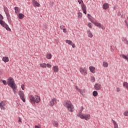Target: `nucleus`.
Returning <instances> with one entry per match:
<instances>
[{
	"instance_id": "obj_42",
	"label": "nucleus",
	"mask_w": 128,
	"mask_h": 128,
	"mask_svg": "<svg viewBox=\"0 0 128 128\" xmlns=\"http://www.w3.org/2000/svg\"><path fill=\"white\" fill-rule=\"evenodd\" d=\"M92 24L90 23H90H88V28H92Z\"/></svg>"
},
{
	"instance_id": "obj_31",
	"label": "nucleus",
	"mask_w": 128,
	"mask_h": 128,
	"mask_svg": "<svg viewBox=\"0 0 128 128\" xmlns=\"http://www.w3.org/2000/svg\"><path fill=\"white\" fill-rule=\"evenodd\" d=\"M98 94V92L94 90L92 92V96H97Z\"/></svg>"
},
{
	"instance_id": "obj_39",
	"label": "nucleus",
	"mask_w": 128,
	"mask_h": 128,
	"mask_svg": "<svg viewBox=\"0 0 128 128\" xmlns=\"http://www.w3.org/2000/svg\"><path fill=\"white\" fill-rule=\"evenodd\" d=\"M80 112H79L78 114H77V116H78V118H82V114H80Z\"/></svg>"
},
{
	"instance_id": "obj_48",
	"label": "nucleus",
	"mask_w": 128,
	"mask_h": 128,
	"mask_svg": "<svg viewBox=\"0 0 128 128\" xmlns=\"http://www.w3.org/2000/svg\"><path fill=\"white\" fill-rule=\"evenodd\" d=\"M18 122H22V119L20 118H19Z\"/></svg>"
},
{
	"instance_id": "obj_28",
	"label": "nucleus",
	"mask_w": 128,
	"mask_h": 128,
	"mask_svg": "<svg viewBox=\"0 0 128 128\" xmlns=\"http://www.w3.org/2000/svg\"><path fill=\"white\" fill-rule=\"evenodd\" d=\"M103 66H104V68H108V63L104 62H103Z\"/></svg>"
},
{
	"instance_id": "obj_5",
	"label": "nucleus",
	"mask_w": 128,
	"mask_h": 128,
	"mask_svg": "<svg viewBox=\"0 0 128 128\" xmlns=\"http://www.w3.org/2000/svg\"><path fill=\"white\" fill-rule=\"evenodd\" d=\"M82 120H88L90 118V114H82Z\"/></svg>"
},
{
	"instance_id": "obj_10",
	"label": "nucleus",
	"mask_w": 128,
	"mask_h": 128,
	"mask_svg": "<svg viewBox=\"0 0 128 128\" xmlns=\"http://www.w3.org/2000/svg\"><path fill=\"white\" fill-rule=\"evenodd\" d=\"M56 104V99L54 98L50 101V106H54V104Z\"/></svg>"
},
{
	"instance_id": "obj_43",
	"label": "nucleus",
	"mask_w": 128,
	"mask_h": 128,
	"mask_svg": "<svg viewBox=\"0 0 128 128\" xmlns=\"http://www.w3.org/2000/svg\"><path fill=\"white\" fill-rule=\"evenodd\" d=\"M71 46H72V48H74L76 47V46L74 45V44L72 42L71 44Z\"/></svg>"
},
{
	"instance_id": "obj_50",
	"label": "nucleus",
	"mask_w": 128,
	"mask_h": 128,
	"mask_svg": "<svg viewBox=\"0 0 128 128\" xmlns=\"http://www.w3.org/2000/svg\"><path fill=\"white\" fill-rule=\"evenodd\" d=\"M124 22L126 24H128V21H126V20H124Z\"/></svg>"
},
{
	"instance_id": "obj_3",
	"label": "nucleus",
	"mask_w": 128,
	"mask_h": 128,
	"mask_svg": "<svg viewBox=\"0 0 128 128\" xmlns=\"http://www.w3.org/2000/svg\"><path fill=\"white\" fill-rule=\"evenodd\" d=\"M87 16H88V18L89 20H90V22H91L94 24V26L99 28H102V30H104L106 28H104V26L102 25V24L100 23L96 22L94 21V20H92V19L90 18H92V16H90V14H88Z\"/></svg>"
},
{
	"instance_id": "obj_19",
	"label": "nucleus",
	"mask_w": 128,
	"mask_h": 128,
	"mask_svg": "<svg viewBox=\"0 0 128 128\" xmlns=\"http://www.w3.org/2000/svg\"><path fill=\"white\" fill-rule=\"evenodd\" d=\"M87 34H88V38H92V36H94L92 34V32H90V30H87Z\"/></svg>"
},
{
	"instance_id": "obj_2",
	"label": "nucleus",
	"mask_w": 128,
	"mask_h": 128,
	"mask_svg": "<svg viewBox=\"0 0 128 128\" xmlns=\"http://www.w3.org/2000/svg\"><path fill=\"white\" fill-rule=\"evenodd\" d=\"M62 104L64 106V108H66L70 112H72L74 110V105H72V102H70V101L65 100L64 101Z\"/></svg>"
},
{
	"instance_id": "obj_20",
	"label": "nucleus",
	"mask_w": 128,
	"mask_h": 128,
	"mask_svg": "<svg viewBox=\"0 0 128 128\" xmlns=\"http://www.w3.org/2000/svg\"><path fill=\"white\" fill-rule=\"evenodd\" d=\"M2 60H3L4 62H8V56L3 57Z\"/></svg>"
},
{
	"instance_id": "obj_4",
	"label": "nucleus",
	"mask_w": 128,
	"mask_h": 128,
	"mask_svg": "<svg viewBox=\"0 0 128 128\" xmlns=\"http://www.w3.org/2000/svg\"><path fill=\"white\" fill-rule=\"evenodd\" d=\"M4 18V16L0 14V24H1L2 26H3V28H4L6 30H10V28L8 27V25L4 22V21L2 20V19Z\"/></svg>"
},
{
	"instance_id": "obj_9",
	"label": "nucleus",
	"mask_w": 128,
	"mask_h": 128,
	"mask_svg": "<svg viewBox=\"0 0 128 128\" xmlns=\"http://www.w3.org/2000/svg\"><path fill=\"white\" fill-rule=\"evenodd\" d=\"M94 88L96 90H102V85L100 84H94Z\"/></svg>"
},
{
	"instance_id": "obj_54",
	"label": "nucleus",
	"mask_w": 128,
	"mask_h": 128,
	"mask_svg": "<svg viewBox=\"0 0 128 128\" xmlns=\"http://www.w3.org/2000/svg\"><path fill=\"white\" fill-rule=\"evenodd\" d=\"M0 72H1V74H2V72H1L0 70Z\"/></svg>"
},
{
	"instance_id": "obj_12",
	"label": "nucleus",
	"mask_w": 128,
	"mask_h": 128,
	"mask_svg": "<svg viewBox=\"0 0 128 128\" xmlns=\"http://www.w3.org/2000/svg\"><path fill=\"white\" fill-rule=\"evenodd\" d=\"M4 106H5L4 101H2L0 102V108L1 110H6V108H4Z\"/></svg>"
},
{
	"instance_id": "obj_38",
	"label": "nucleus",
	"mask_w": 128,
	"mask_h": 128,
	"mask_svg": "<svg viewBox=\"0 0 128 128\" xmlns=\"http://www.w3.org/2000/svg\"><path fill=\"white\" fill-rule=\"evenodd\" d=\"M2 83L4 86H6V80H2Z\"/></svg>"
},
{
	"instance_id": "obj_41",
	"label": "nucleus",
	"mask_w": 128,
	"mask_h": 128,
	"mask_svg": "<svg viewBox=\"0 0 128 128\" xmlns=\"http://www.w3.org/2000/svg\"><path fill=\"white\" fill-rule=\"evenodd\" d=\"M47 68H52V65L50 64H46Z\"/></svg>"
},
{
	"instance_id": "obj_8",
	"label": "nucleus",
	"mask_w": 128,
	"mask_h": 128,
	"mask_svg": "<svg viewBox=\"0 0 128 128\" xmlns=\"http://www.w3.org/2000/svg\"><path fill=\"white\" fill-rule=\"evenodd\" d=\"M82 6V10L84 12V14H86V6L84 4H81Z\"/></svg>"
},
{
	"instance_id": "obj_45",
	"label": "nucleus",
	"mask_w": 128,
	"mask_h": 128,
	"mask_svg": "<svg viewBox=\"0 0 128 128\" xmlns=\"http://www.w3.org/2000/svg\"><path fill=\"white\" fill-rule=\"evenodd\" d=\"M75 88L78 90H78H80V88H78V86H75Z\"/></svg>"
},
{
	"instance_id": "obj_35",
	"label": "nucleus",
	"mask_w": 128,
	"mask_h": 128,
	"mask_svg": "<svg viewBox=\"0 0 128 128\" xmlns=\"http://www.w3.org/2000/svg\"><path fill=\"white\" fill-rule=\"evenodd\" d=\"M78 92H79L80 94H82L84 93V90H80V89H78Z\"/></svg>"
},
{
	"instance_id": "obj_13",
	"label": "nucleus",
	"mask_w": 128,
	"mask_h": 128,
	"mask_svg": "<svg viewBox=\"0 0 128 128\" xmlns=\"http://www.w3.org/2000/svg\"><path fill=\"white\" fill-rule=\"evenodd\" d=\"M110 8V5L108 3H105L102 5L103 10H108Z\"/></svg>"
},
{
	"instance_id": "obj_26",
	"label": "nucleus",
	"mask_w": 128,
	"mask_h": 128,
	"mask_svg": "<svg viewBox=\"0 0 128 128\" xmlns=\"http://www.w3.org/2000/svg\"><path fill=\"white\" fill-rule=\"evenodd\" d=\"M4 12L6 14H9L10 13V12L8 11V8H4Z\"/></svg>"
},
{
	"instance_id": "obj_46",
	"label": "nucleus",
	"mask_w": 128,
	"mask_h": 128,
	"mask_svg": "<svg viewBox=\"0 0 128 128\" xmlns=\"http://www.w3.org/2000/svg\"><path fill=\"white\" fill-rule=\"evenodd\" d=\"M34 128H40V126H38V125H36L35 126H34Z\"/></svg>"
},
{
	"instance_id": "obj_24",
	"label": "nucleus",
	"mask_w": 128,
	"mask_h": 128,
	"mask_svg": "<svg viewBox=\"0 0 128 128\" xmlns=\"http://www.w3.org/2000/svg\"><path fill=\"white\" fill-rule=\"evenodd\" d=\"M14 10L16 14H18V12H20V9L18 6L14 7Z\"/></svg>"
},
{
	"instance_id": "obj_23",
	"label": "nucleus",
	"mask_w": 128,
	"mask_h": 128,
	"mask_svg": "<svg viewBox=\"0 0 128 128\" xmlns=\"http://www.w3.org/2000/svg\"><path fill=\"white\" fill-rule=\"evenodd\" d=\"M112 122H113V124H114V128H118V124L116 122L112 119Z\"/></svg>"
},
{
	"instance_id": "obj_34",
	"label": "nucleus",
	"mask_w": 128,
	"mask_h": 128,
	"mask_svg": "<svg viewBox=\"0 0 128 128\" xmlns=\"http://www.w3.org/2000/svg\"><path fill=\"white\" fill-rule=\"evenodd\" d=\"M124 114L125 116H128V111L124 112Z\"/></svg>"
},
{
	"instance_id": "obj_30",
	"label": "nucleus",
	"mask_w": 128,
	"mask_h": 128,
	"mask_svg": "<svg viewBox=\"0 0 128 128\" xmlns=\"http://www.w3.org/2000/svg\"><path fill=\"white\" fill-rule=\"evenodd\" d=\"M40 66L41 68H46V63L40 64Z\"/></svg>"
},
{
	"instance_id": "obj_7",
	"label": "nucleus",
	"mask_w": 128,
	"mask_h": 128,
	"mask_svg": "<svg viewBox=\"0 0 128 128\" xmlns=\"http://www.w3.org/2000/svg\"><path fill=\"white\" fill-rule=\"evenodd\" d=\"M80 72L82 74H84V76H86L87 73H86V69L84 68H80Z\"/></svg>"
},
{
	"instance_id": "obj_51",
	"label": "nucleus",
	"mask_w": 128,
	"mask_h": 128,
	"mask_svg": "<svg viewBox=\"0 0 128 128\" xmlns=\"http://www.w3.org/2000/svg\"><path fill=\"white\" fill-rule=\"evenodd\" d=\"M63 26H60V29L62 30V28Z\"/></svg>"
},
{
	"instance_id": "obj_16",
	"label": "nucleus",
	"mask_w": 128,
	"mask_h": 128,
	"mask_svg": "<svg viewBox=\"0 0 128 128\" xmlns=\"http://www.w3.org/2000/svg\"><path fill=\"white\" fill-rule=\"evenodd\" d=\"M89 69L90 72L92 74H94V72H96V68H94V67L90 66L89 67Z\"/></svg>"
},
{
	"instance_id": "obj_15",
	"label": "nucleus",
	"mask_w": 128,
	"mask_h": 128,
	"mask_svg": "<svg viewBox=\"0 0 128 128\" xmlns=\"http://www.w3.org/2000/svg\"><path fill=\"white\" fill-rule=\"evenodd\" d=\"M35 98V103L38 104V102H40V98L38 95H36Z\"/></svg>"
},
{
	"instance_id": "obj_27",
	"label": "nucleus",
	"mask_w": 128,
	"mask_h": 128,
	"mask_svg": "<svg viewBox=\"0 0 128 128\" xmlns=\"http://www.w3.org/2000/svg\"><path fill=\"white\" fill-rule=\"evenodd\" d=\"M46 58H48V60H50V58H52V54H47Z\"/></svg>"
},
{
	"instance_id": "obj_17",
	"label": "nucleus",
	"mask_w": 128,
	"mask_h": 128,
	"mask_svg": "<svg viewBox=\"0 0 128 128\" xmlns=\"http://www.w3.org/2000/svg\"><path fill=\"white\" fill-rule=\"evenodd\" d=\"M120 56L121 58H124V60H126L128 62V54L127 56L124 55V54H122L120 55Z\"/></svg>"
},
{
	"instance_id": "obj_21",
	"label": "nucleus",
	"mask_w": 128,
	"mask_h": 128,
	"mask_svg": "<svg viewBox=\"0 0 128 128\" xmlns=\"http://www.w3.org/2000/svg\"><path fill=\"white\" fill-rule=\"evenodd\" d=\"M18 16V18H20V20H22L24 18V14L22 13H19Z\"/></svg>"
},
{
	"instance_id": "obj_18",
	"label": "nucleus",
	"mask_w": 128,
	"mask_h": 128,
	"mask_svg": "<svg viewBox=\"0 0 128 128\" xmlns=\"http://www.w3.org/2000/svg\"><path fill=\"white\" fill-rule=\"evenodd\" d=\"M6 14L8 22H12V20L10 19V13H8Z\"/></svg>"
},
{
	"instance_id": "obj_14",
	"label": "nucleus",
	"mask_w": 128,
	"mask_h": 128,
	"mask_svg": "<svg viewBox=\"0 0 128 128\" xmlns=\"http://www.w3.org/2000/svg\"><path fill=\"white\" fill-rule=\"evenodd\" d=\"M30 102H32V104H35V98L34 96H30Z\"/></svg>"
},
{
	"instance_id": "obj_49",
	"label": "nucleus",
	"mask_w": 128,
	"mask_h": 128,
	"mask_svg": "<svg viewBox=\"0 0 128 128\" xmlns=\"http://www.w3.org/2000/svg\"><path fill=\"white\" fill-rule=\"evenodd\" d=\"M116 92H120V88H116Z\"/></svg>"
},
{
	"instance_id": "obj_32",
	"label": "nucleus",
	"mask_w": 128,
	"mask_h": 128,
	"mask_svg": "<svg viewBox=\"0 0 128 128\" xmlns=\"http://www.w3.org/2000/svg\"><path fill=\"white\" fill-rule=\"evenodd\" d=\"M123 40H124V42H125V44H128V40L126 39V38H123Z\"/></svg>"
},
{
	"instance_id": "obj_53",
	"label": "nucleus",
	"mask_w": 128,
	"mask_h": 128,
	"mask_svg": "<svg viewBox=\"0 0 128 128\" xmlns=\"http://www.w3.org/2000/svg\"><path fill=\"white\" fill-rule=\"evenodd\" d=\"M126 28H128V24H126Z\"/></svg>"
},
{
	"instance_id": "obj_52",
	"label": "nucleus",
	"mask_w": 128,
	"mask_h": 128,
	"mask_svg": "<svg viewBox=\"0 0 128 128\" xmlns=\"http://www.w3.org/2000/svg\"><path fill=\"white\" fill-rule=\"evenodd\" d=\"M0 82H2V80L0 79Z\"/></svg>"
},
{
	"instance_id": "obj_1",
	"label": "nucleus",
	"mask_w": 128,
	"mask_h": 128,
	"mask_svg": "<svg viewBox=\"0 0 128 128\" xmlns=\"http://www.w3.org/2000/svg\"><path fill=\"white\" fill-rule=\"evenodd\" d=\"M7 84L8 86H10L12 90H13L14 92L16 94V84L14 82V78L12 77H10L8 79L7 81Z\"/></svg>"
},
{
	"instance_id": "obj_36",
	"label": "nucleus",
	"mask_w": 128,
	"mask_h": 128,
	"mask_svg": "<svg viewBox=\"0 0 128 128\" xmlns=\"http://www.w3.org/2000/svg\"><path fill=\"white\" fill-rule=\"evenodd\" d=\"M78 2L79 4H82H82H84V1H82V0H78Z\"/></svg>"
},
{
	"instance_id": "obj_6",
	"label": "nucleus",
	"mask_w": 128,
	"mask_h": 128,
	"mask_svg": "<svg viewBox=\"0 0 128 128\" xmlns=\"http://www.w3.org/2000/svg\"><path fill=\"white\" fill-rule=\"evenodd\" d=\"M18 95L20 96V100H22L24 102H26V99L24 98V92L20 91Z\"/></svg>"
},
{
	"instance_id": "obj_44",
	"label": "nucleus",
	"mask_w": 128,
	"mask_h": 128,
	"mask_svg": "<svg viewBox=\"0 0 128 128\" xmlns=\"http://www.w3.org/2000/svg\"><path fill=\"white\" fill-rule=\"evenodd\" d=\"M63 32H64L65 34L66 33V28H63Z\"/></svg>"
},
{
	"instance_id": "obj_55",
	"label": "nucleus",
	"mask_w": 128,
	"mask_h": 128,
	"mask_svg": "<svg viewBox=\"0 0 128 128\" xmlns=\"http://www.w3.org/2000/svg\"><path fill=\"white\" fill-rule=\"evenodd\" d=\"M127 20H128V17H127Z\"/></svg>"
},
{
	"instance_id": "obj_33",
	"label": "nucleus",
	"mask_w": 128,
	"mask_h": 128,
	"mask_svg": "<svg viewBox=\"0 0 128 128\" xmlns=\"http://www.w3.org/2000/svg\"><path fill=\"white\" fill-rule=\"evenodd\" d=\"M82 14L80 13V12H79L78 13V17L80 18H82Z\"/></svg>"
},
{
	"instance_id": "obj_11",
	"label": "nucleus",
	"mask_w": 128,
	"mask_h": 128,
	"mask_svg": "<svg viewBox=\"0 0 128 128\" xmlns=\"http://www.w3.org/2000/svg\"><path fill=\"white\" fill-rule=\"evenodd\" d=\"M32 4L34 6L36 7V6H38V8H40V4H39L38 2V1L36 0H33L32 1Z\"/></svg>"
},
{
	"instance_id": "obj_25",
	"label": "nucleus",
	"mask_w": 128,
	"mask_h": 128,
	"mask_svg": "<svg viewBox=\"0 0 128 128\" xmlns=\"http://www.w3.org/2000/svg\"><path fill=\"white\" fill-rule=\"evenodd\" d=\"M53 68H54V72H58V66H54L53 67Z\"/></svg>"
},
{
	"instance_id": "obj_29",
	"label": "nucleus",
	"mask_w": 128,
	"mask_h": 128,
	"mask_svg": "<svg viewBox=\"0 0 128 128\" xmlns=\"http://www.w3.org/2000/svg\"><path fill=\"white\" fill-rule=\"evenodd\" d=\"M66 43L68 44H70L71 46L72 42L70 40H66Z\"/></svg>"
},
{
	"instance_id": "obj_40",
	"label": "nucleus",
	"mask_w": 128,
	"mask_h": 128,
	"mask_svg": "<svg viewBox=\"0 0 128 128\" xmlns=\"http://www.w3.org/2000/svg\"><path fill=\"white\" fill-rule=\"evenodd\" d=\"M21 88H22V90H24V84L21 85Z\"/></svg>"
},
{
	"instance_id": "obj_22",
	"label": "nucleus",
	"mask_w": 128,
	"mask_h": 128,
	"mask_svg": "<svg viewBox=\"0 0 128 128\" xmlns=\"http://www.w3.org/2000/svg\"><path fill=\"white\" fill-rule=\"evenodd\" d=\"M52 124L54 126H56V128H58V122L57 121H54L52 122Z\"/></svg>"
},
{
	"instance_id": "obj_37",
	"label": "nucleus",
	"mask_w": 128,
	"mask_h": 128,
	"mask_svg": "<svg viewBox=\"0 0 128 128\" xmlns=\"http://www.w3.org/2000/svg\"><path fill=\"white\" fill-rule=\"evenodd\" d=\"M82 110H84V106H82L80 107V113H82Z\"/></svg>"
},
{
	"instance_id": "obj_47",
	"label": "nucleus",
	"mask_w": 128,
	"mask_h": 128,
	"mask_svg": "<svg viewBox=\"0 0 128 128\" xmlns=\"http://www.w3.org/2000/svg\"><path fill=\"white\" fill-rule=\"evenodd\" d=\"M92 80L93 82H96V78H94V77L92 78Z\"/></svg>"
}]
</instances>
